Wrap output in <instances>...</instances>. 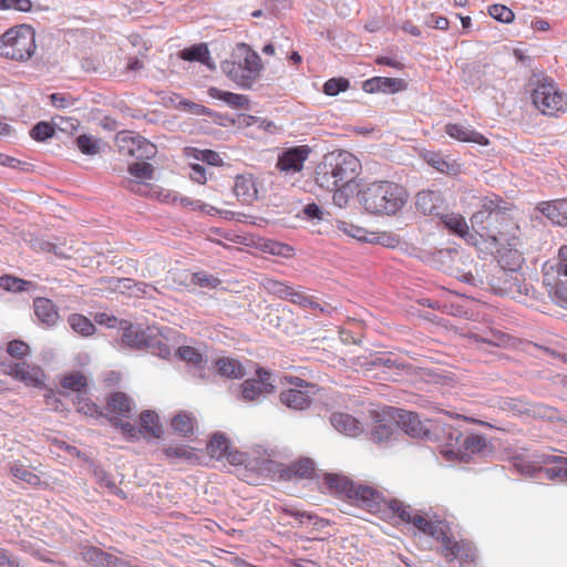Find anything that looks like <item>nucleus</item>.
<instances>
[{
    "label": "nucleus",
    "mask_w": 567,
    "mask_h": 567,
    "mask_svg": "<svg viewBox=\"0 0 567 567\" xmlns=\"http://www.w3.org/2000/svg\"><path fill=\"white\" fill-rule=\"evenodd\" d=\"M358 198L363 208L375 215H395L406 204V189L391 181H375L365 185Z\"/></svg>",
    "instance_id": "f257e3e1"
},
{
    "label": "nucleus",
    "mask_w": 567,
    "mask_h": 567,
    "mask_svg": "<svg viewBox=\"0 0 567 567\" xmlns=\"http://www.w3.org/2000/svg\"><path fill=\"white\" fill-rule=\"evenodd\" d=\"M360 168V161L352 153L330 152L316 168V183L324 189L346 187L357 178Z\"/></svg>",
    "instance_id": "f03ea898"
},
{
    "label": "nucleus",
    "mask_w": 567,
    "mask_h": 567,
    "mask_svg": "<svg viewBox=\"0 0 567 567\" xmlns=\"http://www.w3.org/2000/svg\"><path fill=\"white\" fill-rule=\"evenodd\" d=\"M497 244H501L497 250V262L505 271L506 276L503 290L512 298L527 296L529 291L528 286L517 272L524 262L523 254L517 247L518 237L515 234L511 236L505 234V239H502Z\"/></svg>",
    "instance_id": "7ed1b4c3"
},
{
    "label": "nucleus",
    "mask_w": 567,
    "mask_h": 567,
    "mask_svg": "<svg viewBox=\"0 0 567 567\" xmlns=\"http://www.w3.org/2000/svg\"><path fill=\"white\" fill-rule=\"evenodd\" d=\"M35 31L27 24L17 25L0 35V55L14 61H27L35 52Z\"/></svg>",
    "instance_id": "20e7f679"
},
{
    "label": "nucleus",
    "mask_w": 567,
    "mask_h": 567,
    "mask_svg": "<svg viewBox=\"0 0 567 567\" xmlns=\"http://www.w3.org/2000/svg\"><path fill=\"white\" fill-rule=\"evenodd\" d=\"M389 508L402 522L411 524L424 535L431 536L437 540L444 538L445 530L449 529L445 520L440 519L437 516L431 517L427 513L413 508L401 501H390Z\"/></svg>",
    "instance_id": "39448f33"
},
{
    "label": "nucleus",
    "mask_w": 567,
    "mask_h": 567,
    "mask_svg": "<svg viewBox=\"0 0 567 567\" xmlns=\"http://www.w3.org/2000/svg\"><path fill=\"white\" fill-rule=\"evenodd\" d=\"M532 101L544 115L557 116L567 110L566 97L558 91L553 81L544 80L539 82L532 92Z\"/></svg>",
    "instance_id": "423d86ee"
},
{
    "label": "nucleus",
    "mask_w": 567,
    "mask_h": 567,
    "mask_svg": "<svg viewBox=\"0 0 567 567\" xmlns=\"http://www.w3.org/2000/svg\"><path fill=\"white\" fill-rule=\"evenodd\" d=\"M309 154L310 148L307 145L287 148L279 154L276 168L286 176L300 173Z\"/></svg>",
    "instance_id": "0eeeda50"
},
{
    "label": "nucleus",
    "mask_w": 567,
    "mask_h": 567,
    "mask_svg": "<svg viewBox=\"0 0 567 567\" xmlns=\"http://www.w3.org/2000/svg\"><path fill=\"white\" fill-rule=\"evenodd\" d=\"M256 374V378L247 379L241 384V395L245 401L259 402L265 394L271 393L275 389L270 382V372L259 368Z\"/></svg>",
    "instance_id": "6e6552de"
},
{
    "label": "nucleus",
    "mask_w": 567,
    "mask_h": 567,
    "mask_svg": "<svg viewBox=\"0 0 567 567\" xmlns=\"http://www.w3.org/2000/svg\"><path fill=\"white\" fill-rule=\"evenodd\" d=\"M221 70L233 82L244 90L251 89L261 73L256 70H251V73H248V68L240 66V63L236 61H224L221 63Z\"/></svg>",
    "instance_id": "1a4fd4ad"
},
{
    "label": "nucleus",
    "mask_w": 567,
    "mask_h": 567,
    "mask_svg": "<svg viewBox=\"0 0 567 567\" xmlns=\"http://www.w3.org/2000/svg\"><path fill=\"white\" fill-rule=\"evenodd\" d=\"M416 209L426 216L440 217L445 210V200L439 190H421L416 195Z\"/></svg>",
    "instance_id": "9d476101"
},
{
    "label": "nucleus",
    "mask_w": 567,
    "mask_h": 567,
    "mask_svg": "<svg viewBox=\"0 0 567 567\" xmlns=\"http://www.w3.org/2000/svg\"><path fill=\"white\" fill-rule=\"evenodd\" d=\"M536 456L539 463L547 465L543 473L548 480L567 483V457L545 452Z\"/></svg>",
    "instance_id": "9b49d317"
},
{
    "label": "nucleus",
    "mask_w": 567,
    "mask_h": 567,
    "mask_svg": "<svg viewBox=\"0 0 567 567\" xmlns=\"http://www.w3.org/2000/svg\"><path fill=\"white\" fill-rule=\"evenodd\" d=\"M120 328L122 330L120 338L121 347L133 350H142L151 347L147 336L142 329L133 327L125 320L120 321Z\"/></svg>",
    "instance_id": "f8f14e48"
},
{
    "label": "nucleus",
    "mask_w": 567,
    "mask_h": 567,
    "mask_svg": "<svg viewBox=\"0 0 567 567\" xmlns=\"http://www.w3.org/2000/svg\"><path fill=\"white\" fill-rule=\"evenodd\" d=\"M443 537L444 538H441L440 542H442L443 554L447 559L474 560L475 549L470 543L452 540L447 536V530H445Z\"/></svg>",
    "instance_id": "ddd939ff"
},
{
    "label": "nucleus",
    "mask_w": 567,
    "mask_h": 567,
    "mask_svg": "<svg viewBox=\"0 0 567 567\" xmlns=\"http://www.w3.org/2000/svg\"><path fill=\"white\" fill-rule=\"evenodd\" d=\"M83 559L93 567H131L128 561L97 547H89L82 553Z\"/></svg>",
    "instance_id": "4468645a"
},
{
    "label": "nucleus",
    "mask_w": 567,
    "mask_h": 567,
    "mask_svg": "<svg viewBox=\"0 0 567 567\" xmlns=\"http://www.w3.org/2000/svg\"><path fill=\"white\" fill-rule=\"evenodd\" d=\"M445 133L458 141L464 143H475L482 146L488 145L489 141L486 136L481 134L480 132L471 128L470 126H465L456 123H449L445 125Z\"/></svg>",
    "instance_id": "2eb2a0df"
},
{
    "label": "nucleus",
    "mask_w": 567,
    "mask_h": 567,
    "mask_svg": "<svg viewBox=\"0 0 567 567\" xmlns=\"http://www.w3.org/2000/svg\"><path fill=\"white\" fill-rule=\"evenodd\" d=\"M398 430H402L411 437H423L427 434V430L419 419L416 413L400 410L398 411Z\"/></svg>",
    "instance_id": "dca6fc26"
},
{
    "label": "nucleus",
    "mask_w": 567,
    "mask_h": 567,
    "mask_svg": "<svg viewBox=\"0 0 567 567\" xmlns=\"http://www.w3.org/2000/svg\"><path fill=\"white\" fill-rule=\"evenodd\" d=\"M539 454V452H535L532 455L514 454L511 457V464L519 474L535 477L538 473H543L544 470L542 466L544 463H539L536 456Z\"/></svg>",
    "instance_id": "f3484780"
},
{
    "label": "nucleus",
    "mask_w": 567,
    "mask_h": 567,
    "mask_svg": "<svg viewBox=\"0 0 567 567\" xmlns=\"http://www.w3.org/2000/svg\"><path fill=\"white\" fill-rule=\"evenodd\" d=\"M406 87V83L402 79L375 76L363 83V90L368 93H396Z\"/></svg>",
    "instance_id": "a211bd4d"
},
{
    "label": "nucleus",
    "mask_w": 567,
    "mask_h": 567,
    "mask_svg": "<svg viewBox=\"0 0 567 567\" xmlns=\"http://www.w3.org/2000/svg\"><path fill=\"white\" fill-rule=\"evenodd\" d=\"M471 221L473 227H478L477 231H481L480 235L482 237L486 236L494 243H498L502 239H505V231L499 229L497 226L493 227L497 223H495L494 219H486V213L482 209L472 215Z\"/></svg>",
    "instance_id": "6ab92c4d"
},
{
    "label": "nucleus",
    "mask_w": 567,
    "mask_h": 567,
    "mask_svg": "<svg viewBox=\"0 0 567 567\" xmlns=\"http://www.w3.org/2000/svg\"><path fill=\"white\" fill-rule=\"evenodd\" d=\"M236 197L244 204H251L258 197L255 178L251 174L237 175L234 184Z\"/></svg>",
    "instance_id": "aec40b11"
},
{
    "label": "nucleus",
    "mask_w": 567,
    "mask_h": 567,
    "mask_svg": "<svg viewBox=\"0 0 567 567\" xmlns=\"http://www.w3.org/2000/svg\"><path fill=\"white\" fill-rule=\"evenodd\" d=\"M349 499L370 512H374L380 508L381 495L370 486L355 484L352 497H349Z\"/></svg>",
    "instance_id": "412c9836"
},
{
    "label": "nucleus",
    "mask_w": 567,
    "mask_h": 567,
    "mask_svg": "<svg viewBox=\"0 0 567 567\" xmlns=\"http://www.w3.org/2000/svg\"><path fill=\"white\" fill-rule=\"evenodd\" d=\"M537 209L559 226H567V199L542 202Z\"/></svg>",
    "instance_id": "4be33fe9"
},
{
    "label": "nucleus",
    "mask_w": 567,
    "mask_h": 567,
    "mask_svg": "<svg viewBox=\"0 0 567 567\" xmlns=\"http://www.w3.org/2000/svg\"><path fill=\"white\" fill-rule=\"evenodd\" d=\"M33 309L38 320L48 327L55 326L60 318L56 306L51 299L44 297L34 298Z\"/></svg>",
    "instance_id": "5701e85b"
},
{
    "label": "nucleus",
    "mask_w": 567,
    "mask_h": 567,
    "mask_svg": "<svg viewBox=\"0 0 567 567\" xmlns=\"http://www.w3.org/2000/svg\"><path fill=\"white\" fill-rule=\"evenodd\" d=\"M280 401L291 410H306L311 404L309 391L301 389H289L280 393Z\"/></svg>",
    "instance_id": "b1692460"
},
{
    "label": "nucleus",
    "mask_w": 567,
    "mask_h": 567,
    "mask_svg": "<svg viewBox=\"0 0 567 567\" xmlns=\"http://www.w3.org/2000/svg\"><path fill=\"white\" fill-rule=\"evenodd\" d=\"M330 423L338 432L348 436H357L362 432L360 422L347 413H333Z\"/></svg>",
    "instance_id": "393cba45"
},
{
    "label": "nucleus",
    "mask_w": 567,
    "mask_h": 567,
    "mask_svg": "<svg viewBox=\"0 0 567 567\" xmlns=\"http://www.w3.org/2000/svg\"><path fill=\"white\" fill-rule=\"evenodd\" d=\"M234 55L237 59L235 61L239 62L240 66L248 68V73H251V70L261 72L262 63L259 54L246 43L237 44Z\"/></svg>",
    "instance_id": "a878e982"
},
{
    "label": "nucleus",
    "mask_w": 567,
    "mask_h": 567,
    "mask_svg": "<svg viewBox=\"0 0 567 567\" xmlns=\"http://www.w3.org/2000/svg\"><path fill=\"white\" fill-rule=\"evenodd\" d=\"M455 435L456 444L462 447L465 452L471 454L483 453L487 449V441L484 435L470 434L463 436L458 431L451 434V439Z\"/></svg>",
    "instance_id": "bb28decb"
},
{
    "label": "nucleus",
    "mask_w": 567,
    "mask_h": 567,
    "mask_svg": "<svg viewBox=\"0 0 567 567\" xmlns=\"http://www.w3.org/2000/svg\"><path fill=\"white\" fill-rule=\"evenodd\" d=\"M207 94L212 99L220 100L225 102L228 106L236 110H248L249 109V99L246 95L237 94L228 91H221L215 86H210L207 90Z\"/></svg>",
    "instance_id": "cd10ccee"
},
{
    "label": "nucleus",
    "mask_w": 567,
    "mask_h": 567,
    "mask_svg": "<svg viewBox=\"0 0 567 567\" xmlns=\"http://www.w3.org/2000/svg\"><path fill=\"white\" fill-rule=\"evenodd\" d=\"M279 511L287 516L293 517L301 526L311 524L316 528L320 529L327 525L324 519L312 513L301 511L300 508L292 505H282L279 507Z\"/></svg>",
    "instance_id": "c85d7f7f"
},
{
    "label": "nucleus",
    "mask_w": 567,
    "mask_h": 567,
    "mask_svg": "<svg viewBox=\"0 0 567 567\" xmlns=\"http://www.w3.org/2000/svg\"><path fill=\"white\" fill-rule=\"evenodd\" d=\"M544 282L548 287L547 291L550 299L559 307L567 309V280L560 277L556 280L546 274Z\"/></svg>",
    "instance_id": "c756f323"
},
{
    "label": "nucleus",
    "mask_w": 567,
    "mask_h": 567,
    "mask_svg": "<svg viewBox=\"0 0 567 567\" xmlns=\"http://www.w3.org/2000/svg\"><path fill=\"white\" fill-rule=\"evenodd\" d=\"M315 474V463L310 458H302L292 463L289 467L284 470L281 476L286 480H302L310 478Z\"/></svg>",
    "instance_id": "7c9ffc66"
},
{
    "label": "nucleus",
    "mask_w": 567,
    "mask_h": 567,
    "mask_svg": "<svg viewBox=\"0 0 567 567\" xmlns=\"http://www.w3.org/2000/svg\"><path fill=\"white\" fill-rule=\"evenodd\" d=\"M439 218L443 223L444 227L447 228L451 233L464 239L472 237V235L468 233L467 223L462 215L455 213L445 214L443 212Z\"/></svg>",
    "instance_id": "2f4dec72"
},
{
    "label": "nucleus",
    "mask_w": 567,
    "mask_h": 567,
    "mask_svg": "<svg viewBox=\"0 0 567 567\" xmlns=\"http://www.w3.org/2000/svg\"><path fill=\"white\" fill-rule=\"evenodd\" d=\"M215 367L221 377L228 379H241L245 375L244 367L234 358H219L216 360Z\"/></svg>",
    "instance_id": "473e14b6"
},
{
    "label": "nucleus",
    "mask_w": 567,
    "mask_h": 567,
    "mask_svg": "<svg viewBox=\"0 0 567 567\" xmlns=\"http://www.w3.org/2000/svg\"><path fill=\"white\" fill-rule=\"evenodd\" d=\"M8 374L28 384L35 385L40 383V371L35 368H31L25 362L10 364Z\"/></svg>",
    "instance_id": "72a5a7b5"
},
{
    "label": "nucleus",
    "mask_w": 567,
    "mask_h": 567,
    "mask_svg": "<svg viewBox=\"0 0 567 567\" xmlns=\"http://www.w3.org/2000/svg\"><path fill=\"white\" fill-rule=\"evenodd\" d=\"M501 203L503 200L496 196H486L481 200V209L486 213V219H494L495 223L509 221L505 213L502 212Z\"/></svg>",
    "instance_id": "f704fd0d"
},
{
    "label": "nucleus",
    "mask_w": 567,
    "mask_h": 567,
    "mask_svg": "<svg viewBox=\"0 0 567 567\" xmlns=\"http://www.w3.org/2000/svg\"><path fill=\"white\" fill-rule=\"evenodd\" d=\"M138 140H143V136L140 134H135L131 131L120 132L116 136L118 152L123 155L135 157Z\"/></svg>",
    "instance_id": "c9c22d12"
},
{
    "label": "nucleus",
    "mask_w": 567,
    "mask_h": 567,
    "mask_svg": "<svg viewBox=\"0 0 567 567\" xmlns=\"http://www.w3.org/2000/svg\"><path fill=\"white\" fill-rule=\"evenodd\" d=\"M107 409L113 413L128 417L133 409V401L127 394L116 392L109 398Z\"/></svg>",
    "instance_id": "e433bc0d"
},
{
    "label": "nucleus",
    "mask_w": 567,
    "mask_h": 567,
    "mask_svg": "<svg viewBox=\"0 0 567 567\" xmlns=\"http://www.w3.org/2000/svg\"><path fill=\"white\" fill-rule=\"evenodd\" d=\"M398 432L395 421L378 422L371 431V439L373 442L382 444L389 442Z\"/></svg>",
    "instance_id": "4c0bfd02"
},
{
    "label": "nucleus",
    "mask_w": 567,
    "mask_h": 567,
    "mask_svg": "<svg viewBox=\"0 0 567 567\" xmlns=\"http://www.w3.org/2000/svg\"><path fill=\"white\" fill-rule=\"evenodd\" d=\"M93 476L99 486L106 488L110 494L116 495L123 499L126 497V494L117 487L111 474H109L104 468L99 466L94 467Z\"/></svg>",
    "instance_id": "58836bf2"
},
{
    "label": "nucleus",
    "mask_w": 567,
    "mask_h": 567,
    "mask_svg": "<svg viewBox=\"0 0 567 567\" xmlns=\"http://www.w3.org/2000/svg\"><path fill=\"white\" fill-rule=\"evenodd\" d=\"M68 323L74 332L82 337H90L94 334L96 330L94 323L89 318L80 313L70 315Z\"/></svg>",
    "instance_id": "ea45409f"
},
{
    "label": "nucleus",
    "mask_w": 567,
    "mask_h": 567,
    "mask_svg": "<svg viewBox=\"0 0 567 567\" xmlns=\"http://www.w3.org/2000/svg\"><path fill=\"white\" fill-rule=\"evenodd\" d=\"M179 56L185 61H197L210 66L209 50L205 43L194 44L182 50Z\"/></svg>",
    "instance_id": "a19ab883"
},
{
    "label": "nucleus",
    "mask_w": 567,
    "mask_h": 567,
    "mask_svg": "<svg viewBox=\"0 0 567 567\" xmlns=\"http://www.w3.org/2000/svg\"><path fill=\"white\" fill-rule=\"evenodd\" d=\"M324 481L330 488L346 495L348 498L352 497L355 484L348 477L338 474H327Z\"/></svg>",
    "instance_id": "79ce46f5"
},
{
    "label": "nucleus",
    "mask_w": 567,
    "mask_h": 567,
    "mask_svg": "<svg viewBox=\"0 0 567 567\" xmlns=\"http://www.w3.org/2000/svg\"><path fill=\"white\" fill-rule=\"evenodd\" d=\"M34 284L22 278L11 275H3L0 277V287L10 292H24L34 288Z\"/></svg>",
    "instance_id": "37998d69"
},
{
    "label": "nucleus",
    "mask_w": 567,
    "mask_h": 567,
    "mask_svg": "<svg viewBox=\"0 0 567 567\" xmlns=\"http://www.w3.org/2000/svg\"><path fill=\"white\" fill-rule=\"evenodd\" d=\"M229 449L228 440L223 433H216L207 444V453L216 460H224Z\"/></svg>",
    "instance_id": "c03bdc74"
},
{
    "label": "nucleus",
    "mask_w": 567,
    "mask_h": 567,
    "mask_svg": "<svg viewBox=\"0 0 567 567\" xmlns=\"http://www.w3.org/2000/svg\"><path fill=\"white\" fill-rule=\"evenodd\" d=\"M162 453L165 457L172 462L176 461H187L192 462L193 460H197L193 449L186 445H175L167 446L162 450Z\"/></svg>",
    "instance_id": "a18cd8bd"
},
{
    "label": "nucleus",
    "mask_w": 567,
    "mask_h": 567,
    "mask_svg": "<svg viewBox=\"0 0 567 567\" xmlns=\"http://www.w3.org/2000/svg\"><path fill=\"white\" fill-rule=\"evenodd\" d=\"M141 430L147 434L159 437L162 434V427L158 424V416L155 412L146 410L142 412L140 416Z\"/></svg>",
    "instance_id": "49530a36"
},
{
    "label": "nucleus",
    "mask_w": 567,
    "mask_h": 567,
    "mask_svg": "<svg viewBox=\"0 0 567 567\" xmlns=\"http://www.w3.org/2000/svg\"><path fill=\"white\" fill-rule=\"evenodd\" d=\"M260 285L268 293L274 295L282 300H287L291 288V286L287 285L286 282L272 278H264Z\"/></svg>",
    "instance_id": "de8ad7c7"
},
{
    "label": "nucleus",
    "mask_w": 567,
    "mask_h": 567,
    "mask_svg": "<svg viewBox=\"0 0 567 567\" xmlns=\"http://www.w3.org/2000/svg\"><path fill=\"white\" fill-rule=\"evenodd\" d=\"M78 148L85 155H96L100 153L101 143L100 138L91 135L82 134L75 140Z\"/></svg>",
    "instance_id": "09e8293b"
},
{
    "label": "nucleus",
    "mask_w": 567,
    "mask_h": 567,
    "mask_svg": "<svg viewBox=\"0 0 567 567\" xmlns=\"http://www.w3.org/2000/svg\"><path fill=\"white\" fill-rule=\"evenodd\" d=\"M172 427L176 433H179L183 436H186L193 433L194 430V420L190 414L186 412H181L174 416L172 420Z\"/></svg>",
    "instance_id": "8fccbe9b"
},
{
    "label": "nucleus",
    "mask_w": 567,
    "mask_h": 567,
    "mask_svg": "<svg viewBox=\"0 0 567 567\" xmlns=\"http://www.w3.org/2000/svg\"><path fill=\"white\" fill-rule=\"evenodd\" d=\"M86 378L81 372L70 373L61 380V386L74 392H82L86 389Z\"/></svg>",
    "instance_id": "3c124183"
},
{
    "label": "nucleus",
    "mask_w": 567,
    "mask_h": 567,
    "mask_svg": "<svg viewBox=\"0 0 567 567\" xmlns=\"http://www.w3.org/2000/svg\"><path fill=\"white\" fill-rule=\"evenodd\" d=\"M177 357L187 362V363H190L192 365H194L195 368H202L205 360L202 355V353H199L195 348L193 347H188V346H184V347H179L177 349V352H176Z\"/></svg>",
    "instance_id": "603ef678"
},
{
    "label": "nucleus",
    "mask_w": 567,
    "mask_h": 567,
    "mask_svg": "<svg viewBox=\"0 0 567 567\" xmlns=\"http://www.w3.org/2000/svg\"><path fill=\"white\" fill-rule=\"evenodd\" d=\"M128 173L137 179L150 181L154 176V167L146 162H136L128 165Z\"/></svg>",
    "instance_id": "864d4df0"
},
{
    "label": "nucleus",
    "mask_w": 567,
    "mask_h": 567,
    "mask_svg": "<svg viewBox=\"0 0 567 567\" xmlns=\"http://www.w3.org/2000/svg\"><path fill=\"white\" fill-rule=\"evenodd\" d=\"M190 282L194 284L195 286H198V287H202V288H216L217 286L220 285V280L210 275V274H207L205 271H198V272H194L192 275V279H190Z\"/></svg>",
    "instance_id": "5fc2aeb1"
},
{
    "label": "nucleus",
    "mask_w": 567,
    "mask_h": 567,
    "mask_svg": "<svg viewBox=\"0 0 567 567\" xmlns=\"http://www.w3.org/2000/svg\"><path fill=\"white\" fill-rule=\"evenodd\" d=\"M157 153V147L155 144L151 143L148 140L143 137V140H138V145L136 146L135 158L140 161L152 159L155 157Z\"/></svg>",
    "instance_id": "6e6d98bb"
},
{
    "label": "nucleus",
    "mask_w": 567,
    "mask_h": 567,
    "mask_svg": "<svg viewBox=\"0 0 567 567\" xmlns=\"http://www.w3.org/2000/svg\"><path fill=\"white\" fill-rule=\"evenodd\" d=\"M30 135L34 141L44 142L54 135V127L50 123L42 121L32 127Z\"/></svg>",
    "instance_id": "4d7b16f0"
},
{
    "label": "nucleus",
    "mask_w": 567,
    "mask_h": 567,
    "mask_svg": "<svg viewBox=\"0 0 567 567\" xmlns=\"http://www.w3.org/2000/svg\"><path fill=\"white\" fill-rule=\"evenodd\" d=\"M427 163L441 173H455V164L447 162L442 155L432 153L427 156Z\"/></svg>",
    "instance_id": "13d9d810"
},
{
    "label": "nucleus",
    "mask_w": 567,
    "mask_h": 567,
    "mask_svg": "<svg viewBox=\"0 0 567 567\" xmlns=\"http://www.w3.org/2000/svg\"><path fill=\"white\" fill-rule=\"evenodd\" d=\"M488 13L492 18L495 20L503 22V23H509L514 20V13L513 11L503 4H492L488 7Z\"/></svg>",
    "instance_id": "bf43d9fd"
},
{
    "label": "nucleus",
    "mask_w": 567,
    "mask_h": 567,
    "mask_svg": "<svg viewBox=\"0 0 567 567\" xmlns=\"http://www.w3.org/2000/svg\"><path fill=\"white\" fill-rule=\"evenodd\" d=\"M287 300L292 302V303H295V305L305 307V308H307V307H309V308L318 307V303L316 301H313L312 297H309L303 291L296 290L292 287L290 288V291L288 293Z\"/></svg>",
    "instance_id": "052dcab7"
},
{
    "label": "nucleus",
    "mask_w": 567,
    "mask_h": 567,
    "mask_svg": "<svg viewBox=\"0 0 567 567\" xmlns=\"http://www.w3.org/2000/svg\"><path fill=\"white\" fill-rule=\"evenodd\" d=\"M349 87V81L344 78L329 79L323 85V92L329 96L338 95Z\"/></svg>",
    "instance_id": "680f3d73"
},
{
    "label": "nucleus",
    "mask_w": 567,
    "mask_h": 567,
    "mask_svg": "<svg viewBox=\"0 0 567 567\" xmlns=\"http://www.w3.org/2000/svg\"><path fill=\"white\" fill-rule=\"evenodd\" d=\"M194 157L198 161L205 162L212 166H219L223 164L220 155L212 150H193Z\"/></svg>",
    "instance_id": "e2e57ef3"
},
{
    "label": "nucleus",
    "mask_w": 567,
    "mask_h": 567,
    "mask_svg": "<svg viewBox=\"0 0 567 567\" xmlns=\"http://www.w3.org/2000/svg\"><path fill=\"white\" fill-rule=\"evenodd\" d=\"M113 425L122 431L130 440H137L142 430L136 427L134 424L115 417L112 421Z\"/></svg>",
    "instance_id": "0e129e2a"
},
{
    "label": "nucleus",
    "mask_w": 567,
    "mask_h": 567,
    "mask_svg": "<svg viewBox=\"0 0 567 567\" xmlns=\"http://www.w3.org/2000/svg\"><path fill=\"white\" fill-rule=\"evenodd\" d=\"M265 250L271 255L281 257H290L293 252V248L291 246L278 241H269L265 244Z\"/></svg>",
    "instance_id": "69168bd1"
},
{
    "label": "nucleus",
    "mask_w": 567,
    "mask_h": 567,
    "mask_svg": "<svg viewBox=\"0 0 567 567\" xmlns=\"http://www.w3.org/2000/svg\"><path fill=\"white\" fill-rule=\"evenodd\" d=\"M11 472L16 478L30 485H37L40 482V477L24 466L12 467Z\"/></svg>",
    "instance_id": "338daca9"
},
{
    "label": "nucleus",
    "mask_w": 567,
    "mask_h": 567,
    "mask_svg": "<svg viewBox=\"0 0 567 567\" xmlns=\"http://www.w3.org/2000/svg\"><path fill=\"white\" fill-rule=\"evenodd\" d=\"M7 351L11 357L22 359L29 353L30 347L24 341L13 340L9 342Z\"/></svg>",
    "instance_id": "774afa93"
}]
</instances>
